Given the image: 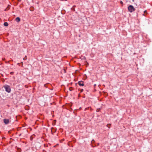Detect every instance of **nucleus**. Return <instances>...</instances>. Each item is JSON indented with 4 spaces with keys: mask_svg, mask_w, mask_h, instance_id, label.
Listing matches in <instances>:
<instances>
[{
    "mask_svg": "<svg viewBox=\"0 0 152 152\" xmlns=\"http://www.w3.org/2000/svg\"><path fill=\"white\" fill-rule=\"evenodd\" d=\"M5 89V91L8 93H9L11 91V89L9 86L5 85L4 86Z\"/></svg>",
    "mask_w": 152,
    "mask_h": 152,
    "instance_id": "2",
    "label": "nucleus"
},
{
    "mask_svg": "<svg viewBox=\"0 0 152 152\" xmlns=\"http://www.w3.org/2000/svg\"><path fill=\"white\" fill-rule=\"evenodd\" d=\"M13 73H14L13 72H10V74L11 75H12V74H13Z\"/></svg>",
    "mask_w": 152,
    "mask_h": 152,
    "instance_id": "11",
    "label": "nucleus"
},
{
    "mask_svg": "<svg viewBox=\"0 0 152 152\" xmlns=\"http://www.w3.org/2000/svg\"><path fill=\"white\" fill-rule=\"evenodd\" d=\"M89 107H88V108H86L85 109V110H86L88 109L89 108Z\"/></svg>",
    "mask_w": 152,
    "mask_h": 152,
    "instance_id": "15",
    "label": "nucleus"
},
{
    "mask_svg": "<svg viewBox=\"0 0 152 152\" xmlns=\"http://www.w3.org/2000/svg\"><path fill=\"white\" fill-rule=\"evenodd\" d=\"M120 3H121V4H123V2L122 1H121Z\"/></svg>",
    "mask_w": 152,
    "mask_h": 152,
    "instance_id": "12",
    "label": "nucleus"
},
{
    "mask_svg": "<svg viewBox=\"0 0 152 152\" xmlns=\"http://www.w3.org/2000/svg\"><path fill=\"white\" fill-rule=\"evenodd\" d=\"M4 25L5 26H7L8 25V24L7 22H5L4 23Z\"/></svg>",
    "mask_w": 152,
    "mask_h": 152,
    "instance_id": "6",
    "label": "nucleus"
},
{
    "mask_svg": "<svg viewBox=\"0 0 152 152\" xmlns=\"http://www.w3.org/2000/svg\"><path fill=\"white\" fill-rule=\"evenodd\" d=\"M4 123L6 124H7L9 123V121L8 119H5L3 120Z\"/></svg>",
    "mask_w": 152,
    "mask_h": 152,
    "instance_id": "4",
    "label": "nucleus"
},
{
    "mask_svg": "<svg viewBox=\"0 0 152 152\" xmlns=\"http://www.w3.org/2000/svg\"><path fill=\"white\" fill-rule=\"evenodd\" d=\"M65 1H66L67 0H65Z\"/></svg>",
    "mask_w": 152,
    "mask_h": 152,
    "instance_id": "20",
    "label": "nucleus"
},
{
    "mask_svg": "<svg viewBox=\"0 0 152 152\" xmlns=\"http://www.w3.org/2000/svg\"><path fill=\"white\" fill-rule=\"evenodd\" d=\"M9 6L8 5V6L5 9V11H6V10H9L10 9V7H9Z\"/></svg>",
    "mask_w": 152,
    "mask_h": 152,
    "instance_id": "8",
    "label": "nucleus"
},
{
    "mask_svg": "<svg viewBox=\"0 0 152 152\" xmlns=\"http://www.w3.org/2000/svg\"><path fill=\"white\" fill-rule=\"evenodd\" d=\"M128 8L129 11L130 12H132L135 10L134 8L132 5H131L128 6Z\"/></svg>",
    "mask_w": 152,
    "mask_h": 152,
    "instance_id": "1",
    "label": "nucleus"
},
{
    "mask_svg": "<svg viewBox=\"0 0 152 152\" xmlns=\"http://www.w3.org/2000/svg\"><path fill=\"white\" fill-rule=\"evenodd\" d=\"M95 142V141H94V140H92V141H91V142H92V143L94 142Z\"/></svg>",
    "mask_w": 152,
    "mask_h": 152,
    "instance_id": "10",
    "label": "nucleus"
},
{
    "mask_svg": "<svg viewBox=\"0 0 152 152\" xmlns=\"http://www.w3.org/2000/svg\"><path fill=\"white\" fill-rule=\"evenodd\" d=\"M106 126L109 128H110V126H111V124H107Z\"/></svg>",
    "mask_w": 152,
    "mask_h": 152,
    "instance_id": "7",
    "label": "nucleus"
},
{
    "mask_svg": "<svg viewBox=\"0 0 152 152\" xmlns=\"http://www.w3.org/2000/svg\"><path fill=\"white\" fill-rule=\"evenodd\" d=\"M145 12H146V10H145L144 11V13H145Z\"/></svg>",
    "mask_w": 152,
    "mask_h": 152,
    "instance_id": "16",
    "label": "nucleus"
},
{
    "mask_svg": "<svg viewBox=\"0 0 152 152\" xmlns=\"http://www.w3.org/2000/svg\"><path fill=\"white\" fill-rule=\"evenodd\" d=\"M98 145H99V143H98Z\"/></svg>",
    "mask_w": 152,
    "mask_h": 152,
    "instance_id": "19",
    "label": "nucleus"
},
{
    "mask_svg": "<svg viewBox=\"0 0 152 152\" xmlns=\"http://www.w3.org/2000/svg\"><path fill=\"white\" fill-rule=\"evenodd\" d=\"M78 84L80 86H83L84 85V82L82 81H79L78 82Z\"/></svg>",
    "mask_w": 152,
    "mask_h": 152,
    "instance_id": "3",
    "label": "nucleus"
},
{
    "mask_svg": "<svg viewBox=\"0 0 152 152\" xmlns=\"http://www.w3.org/2000/svg\"><path fill=\"white\" fill-rule=\"evenodd\" d=\"M83 91V89H81L80 90V91L81 92H82Z\"/></svg>",
    "mask_w": 152,
    "mask_h": 152,
    "instance_id": "13",
    "label": "nucleus"
},
{
    "mask_svg": "<svg viewBox=\"0 0 152 152\" xmlns=\"http://www.w3.org/2000/svg\"><path fill=\"white\" fill-rule=\"evenodd\" d=\"M71 88H72L71 87ZM70 88H69V89L70 90V91H71V89H70Z\"/></svg>",
    "mask_w": 152,
    "mask_h": 152,
    "instance_id": "18",
    "label": "nucleus"
},
{
    "mask_svg": "<svg viewBox=\"0 0 152 152\" xmlns=\"http://www.w3.org/2000/svg\"><path fill=\"white\" fill-rule=\"evenodd\" d=\"M20 18L18 17L15 18V20L18 23L20 21Z\"/></svg>",
    "mask_w": 152,
    "mask_h": 152,
    "instance_id": "5",
    "label": "nucleus"
},
{
    "mask_svg": "<svg viewBox=\"0 0 152 152\" xmlns=\"http://www.w3.org/2000/svg\"><path fill=\"white\" fill-rule=\"evenodd\" d=\"M71 88H72L71 87ZM70 88H69V89L70 90V91H71V89H70Z\"/></svg>",
    "mask_w": 152,
    "mask_h": 152,
    "instance_id": "17",
    "label": "nucleus"
},
{
    "mask_svg": "<svg viewBox=\"0 0 152 152\" xmlns=\"http://www.w3.org/2000/svg\"><path fill=\"white\" fill-rule=\"evenodd\" d=\"M23 59L24 60H26L27 59L26 56H25V57L23 58Z\"/></svg>",
    "mask_w": 152,
    "mask_h": 152,
    "instance_id": "9",
    "label": "nucleus"
},
{
    "mask_svg": "<svg viewBox=\"0 0 152 152\" xmlns=\"http://www.w3.org/2000/svg\"><path fill=\"white\" fill-rule=\"evenodd\" d=\"M19 152H20V151H21V150H20V148H19Z\"/></svg>",
    "mask_w": 152,
    "mask_h": 152,
    "instance_id": "14",
    "label": "nucleus"
}]
</instances>
